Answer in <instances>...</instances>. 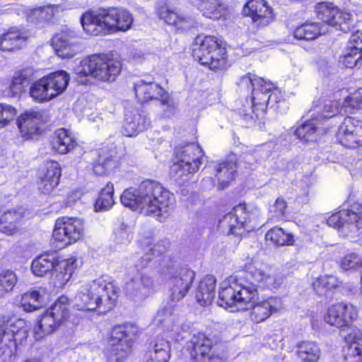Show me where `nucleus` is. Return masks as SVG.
I'll return each mask as SVG.
<instances>
[{
  "instance_id": "9b49d317",
  "label": "nucleus",
  "mask_w": 362,
  "mask_h": 362,
  "mask_svg": "<svg viewBox=\"0 0 362 362\" xmlns=\"http://www.w3.org/2000/svg\"><path fill=\"white\" fill-rule=\"evenodd\" d=\"M276 87L274 85V88L270 90H265L264 87L261 89H257L254 92L252 110L250 112H247L246 110L240 111V115L243 120L252 124L256 122L257 119H262L266 112L267 105L279 103L281 98L279 97L277 93L272 92Z\"/></svg>"
},
{
  "instance_id": "1a4fd4ad",
  "label": "nucleus",
  "mask_w": 362,
  "mask_h": 362,
  "mask_svg": "<svg viewBox=\"0 0 362 362\" xmlns=\"http://www.w3.org/2000/svg\"><path fill=\"white\" fill-rule=\"evenodd\" d=\"M188 349L194 359L203 362H224V354L216 346L214 336L202 332H192Z\"/></svg>"
},
{
  "instance_id": "412c9836",
  "label": "nucleus",
  "mask_w": 362,
  "mask_h": 362,
  "mask_svg": "<svg viewBox=\"0 0 362 362\" xmlns=\"http://www.w3.org/2000/svg\"><path fill=\"white\" fill-rule=\"evenodd\" d=\"M160 19L166 23L175 26L178 30H185L193 27L195 23L194 18L181 12L173 10L167 6L160 7L158 10Z\"/></svg>"
},
{
  "instance_id": "13d9d810",
  "label": "nucleus",
  "mask_w": 362,
  "mask_h": 362,
  "mask_svg": "<svg viewBox=\"0 0 362 362\" xmlns=\"http://www.w3.org/2000/svg\"><path fill=\"white\" fill-rule=\"evenodd\" d=\"M347 49L355 51L356 54L362 53V32L357 30L351 34Z\"/></svg>"
},
{
  "instance_id": "4d7b16f0",
  "label": "nucleus",
  "mask_w": 362,
  "mask_h": 362,
  "mask_svg": "<svg viewBox=\"0 0 362 362\" xmlns=\"http://www.w3.org/2000/svg\"><path fill=\"white\" fill-rule=\"evenodd\" d=\"M344 339L347 344H359L362 341V330L356 326L348 327Z\"/></svg>"
},
{
  "instance_id": "3c124183",
  "label": "nucleus",
  "mask_w": 362,
  "mask_h": 362,
  "mask_svg": "<svg viewBox=\"0 0 362 362\" xmlns=\"http://www.w3.org/2000/svg\"><path fill=\"white\" fill-rule=\"evenodd\" d=\"M362 265V259L359 255L351 253L345 255L340 262V266L344 270H356Z\"/></svg>"
},
{
  "instance_id": "09e8293b",
  "label": "nucleus",
  "mask_w": 362,
  "mask_h": 362,
  "mask_svg": "<svg viewBox=\"0 0 362 362\" xmlns=\"http://www.w3.org/2000/svg\"><path fill=\"white\" fill-rule=\"evenodd\" d=\"M343 356L345 362H362V345L347 344L343 349Z\"/></svg>"
},
{
  "instance_id": "20e7f679",
  "label": "nucleus",
  "mask_w": 362,
  "mask_h": 362,
  "mask_svg": "<svg viewBox=\"0 0 362 362\" xmlns=\"http://www.w3.org/2000/svg\"><path fill=\"white\" fill-rule=\"evenodd\" d=\"M132 22V15L128 11L119 8L88 12L81 18L83 30L92 35L126 31L131 28Z\"/></svg>"
},
{
  "instance_id": "423d86ee",
  "label": "nucleus",
  "mask_w": 362,
  "mask_h": 362,
  "mask_svg": "<svg viewBox=\"0 0 362 362\" xmlns=\"http://www.w3.org/2000/svg\"><path fill=\"white\" fill-rule=\"evenodd\" d=\"M122 69L119 60L105 54H93L81 61L76 73L82 76H91L103 82L115 81Z\"/></svg>"
},
{
  "instance_id": "f03ea898",
  "label": "nucleus",
  "mask_w": 362,
  "mask_h": 362,
  "mask_svg": "<svg viewBox=\"0 0 362 362\" xmlns=\"http://www.w3.org/2000/svg\"><path fill=\"white\" fill-rule=\"evenodd\" d=\"M122 204L146 216L158 217L160 221L174 206L173 194L159 182L146 180L137 188L130 187L120 197Z\"/></svg>"
},
{
  "instance_id": "a878e982",
  "label": "nucleus",
  "mask_w": 362,
  "mask_h": 362,
  "mask_svg": "<svg viewBox=\"0 0 362 362\" xmlns=\"http://www.w3.org/2000/svg\"><path fill=\"white\" fill-rule=\"evenodd\" d=\"M194 6L206 18L218 20L228 13L227 7L216 0H194Z\"/></svg>"
},
{
  "instance_id": "a19ab883",
  "label": "nucleus",
  "mask_w": 362,
  "mask_h": 362,
  "mask_svg": "<svg viewBox=\"0 0 362 362\" xmlns=\"http://www.w3.org/2000/svg\"><path fill=\"white\" fill-rule=\"evenodd\" d=\"M239 84L242 86H247V88H252V98L254 97V92L257 89H261L264 87L265 90H268L274 88V83L270 81H267L262 78H259L251 74L243 76L240 79Z\"/></svg>"
},
{
  "instance_id": "79ce46f5",
  "label": "nucleus",
  "mask_w": 362,
  "mask_h": 362,
  "mask_svg": "<svg viewBox=\"0 0 362 362\" xmlns=\"http://www.w3.org/2000/svg\"><path fill=\"white\" fill-rule=\"evenodd\" d=\"M319 129L314 121H308L298 127L294 134L300 140L308 142L315 141L318 135Z\"/></svg>"
},
{
  "instance_id": "6e6552de",
  "label": "nucleus",
  "mask_w": 362,
  "mask_h": 362,
  "mask_svg": "<svg viewBox=\"0 0 362 362\" xmlns=\"http://www.w3.org/2000/svg\"><path fill=\"white\" fill-rule=\"evenodd\" d=\"M69 298L62 296L40 315L35 328V337L37 340L54 332L61 325L69 315Z\"/></svg>"
},
{
  "instance_id": "c85d7f7f",
  "label": "nucleus",
  "mask_w": 362,
  "mask_h": 362,
  "mask_svg": "<svg viewBox=\"0 0 362 362\" xmlns=\"http://www.w3.org/2000/svg\"><path fill=\"white\" fill-rule=\"evenodd\" d=\"M28 36L20 30H9L0 36V49L4 52H13L21 49Z\"/></svg>"
},
{
  "instance_id": "603ef678",
  "label": "nucleus",
  "mask_w": 362,
  "mask_h": 362,
  "mask_svg": "<svg viewBox=\"0 0 362 362\" xmlns=\"http://www.w3.org/2000/svg\"><path fill=\"white\" fill-rule=\"evenodd\" d=\"M28 83V79L25 76L20 74L15 75L13 77L9 87V89L12 93V96L20 95L23 91V88L27 86Z\"/></svg>"
},
{
  "instance_id": "f257e3e1",
  "label": "nucleus",
  "mask_w": 362,
  "mask_h": 362,
  "mask_svg": "<svg viewBox=\"0 0 362 362\" xmlns=\"http://www.w3.org/2000/svg\"><path fill=\"white\" fill-rule=\"evenodd\" d=\"M258 296L257 285L249 281L245 273L237 274L222 283L218 304L226 309H230L231 312L252 309L251 318L258 323L276 312L280 306L276 297L257 303Z\"/></svg>"
},
{
  "instance_id": "b1692460",
  "label": "nucleus",
  "mask_w": 362,
  "mask_h": 362,
  "mask_svg": "<svg viewBox=\"0 0 362 362\" xmlns=\"http://www.w3.org/2000/svg\"><path fill=\"white\" fill-rule=\"evenodd\" d=\"M202 151L196 143H191L182 146L176 147L175 150V163H184L185 165L197 164L199 168L202 164Z\"/></svg>"
},
{
  "instance_id": "37998d69",
  "label": "nucleus",
  "mask_w": 362,
  "mask_h": 362,
  "mask_svg": "<svg viewBox=\"0 0 362 362\" xmlns=\"http://www.w3.org/2000/svg\"><path fill=\"white\" fill-rule=\"evenodd\" d=\"M113 184L109 182L101 190L100 196L95 202V207L96 211L110 209L115 203L113 199Z\"/></svg>"
},
{
  "instance_id": "de8ad7c7",
  "label": "nucleus",
  "mask_w": 362,
  "mask_h": 362,
  "mask_svg": "<svg viewBox=\"0 0 362 362\" xmlns=\"http://www.w3.org/2000/svg\"><path fill=\"white\" fill-rule=\"evenodd\" d=\"M353 23L352 15L341 11L337 8L334 18L331 21L330 26L336 27L337 29L346 32L350 28V24Z\"/></svg>"
},
{
  "instance_id": "c03bdc74",
  "label": "nucleus",
  "mask_w": 362,
  "mask_h": 362,
  "mask_svg": "<svg viewBox=\"0 0 362 362\" xmlns=\"http://www.w3.org/2000/svg\"><path fill=\"white\" fill-rule=\"evenodd\" d=\"M346 213L344 225L351 230L358 229L361 221H362V205L354 204L349 210H344Z\"/></svg>"
},
{
  "instance_id": "864d4df0",
  "label": "nucleus",
  "mask_w": 362,
  "mask_h": 362,
  "mask_svg": "<svg viewBox=\"0 0 362 362\" xmlns=\"http://www.w3.org/2000/svg\"><path fill=\"white\" fill-rule=\"evenodd\" d=\"M43 177L59 184L61 177V169L59 163L52 160L48 162L46 165V172Z\"/></svg>"
},
{
  "instance_id": "ea45409f",
  "label": "nucleus",
  "mask_w": 362,
  "mask_h": 362,
  "mask_svg": "<svg viewBox=\"0 0 362 362\" xmlns=\"http://www.w3.org/2000/svg\"><path fill=\"white\" fill-rule=\"evenodd\" d=\"M47 85L44 77L35 81L30 88V95L35 101L40 103L49 101L54 98Z\"/></svg>"
},
{
  "instance_id": "dca6fc26",
  "label": "nucleus",
  "mask_w": 362,
  "mask_h": 362,
  "mask_svg": "<svg viewBox=\"0 0 362 362\" xmlns=\"http://www.w3.org/2000/svg\"><path fill=\"white\" fill-rule=\"evenodd\" d=\"M139 333V329L132 324H125L115 326L111 332L110 344L112 346V351L115 354H123L124 356L131 349L132 341Z\"/></svg>"
},
{
  "instance_id": "6e6d98bb",
  "label": "nucleus",
  "mask_w": 362,
  "mask_h": 362,
  "mask_svg": "<svg viewBox=\"0 0 362 362\" xmlns=\"http://www.w3.org/2000/svg\"><path fill=\"white\" fill-rule=\"evenodd\" d=\"M362 54L358 52L356 54L355 51L346 49V53L344 55L343 64L347 68H354L361 64Z\"/></svg>"
},
{
  "instance_id": "393cba45",
  "label": "nucleus",
  "mask_w": 362,
  "mask_h": 362,
  "mask_svg": "<svg viewBox=\"0 0 362 362\" xmlns=\"http://www.w3.org/2000/svg\"><path fill=\"white\" fill-rule=\"evenodd\" d=\"M170 352V343L162 337H158L146 353L144 362H168Z\"/></svg>"
},
{
  "instance_id": "8fccbe9b",
  "label": "nucleus",
  "mask_w": 362,
  "mask_h": 362,
  "mask_svg": "<svg viewBox=\"0 0 362 362\" xmlns=\"http://www.w3.org/2000/svg\"><path fill=\"white\" fill-rule=\"evenodd\" d=\"M18 279L14 272L6 270L0 273V291L8 293L13 291Z\"/></svg>"
},
{
  "instance_id": "69168bd1",
  "label": "nucleus",
  "mask_w": 362,
  "mask_h": 362,
  "mask_svg": "<svg viewBox=\"0 0 362 362\" xmlns=\"http://www.w3.org/2000/svg\"><path fill=\"white\" fill-rule=\"evenodd\" d=\"M57 185L58 183L52 182V180H47L42 177L38 183V188L39 190H40L42 193L48 194L51 192Z\"/></svg>"
},
{
  "instance_id": "cd10ccee",
  "label": "nucleus",
  "mask_w": 362,
  "mask_h": 362,
  "mask_svg": "<svg viewBox=\"0 0 362 362\" xmlns=\"http://www.w3.org/2000/svg\"><path fill=\"white\" fill-rule=\"evenodd\" d=\"M216 279L212 275H206L199 282L195 293V298L200 305H209L215 296Z\"/></svg>"
},
{
  "instance_id": "5701e85b",
  "label": "nucleus",
  "mask_w": 362,
  "mask_h": 362,
  "mask_svg": "<svg viewBox=\"0 0 362 362\" xmlns=\"http://www.w3.org/2000/svg\"><path fill=\"white\" fill-rule=\"evenodd\" d=\"M252 21L260 26L269 25L273 20L272 9L264 0H250L247 4Z\"/></svg>"
},
{
  "instance_id": "49530a36",
  "label": "nucleus",
  "mask_w": 362,
  "mask_h": 362,
  "mask_svg": "<svg viewBox=\"0 0 362 362\" xmlns=\"http://www.w3.org/2000/svg\"><path fill=\"white\" fill-rule=\"evenodd\" d=\"M313 111L317 115L315 116L316 120H320L324 118H331L337 115L339 111V104L337 101H328L322 106L317 105L314 107Z\"/></svg>"
},
{
  "instance_id": "338daca9",
  "label": "nucleus",
  "mask_w": 362,
  "mask_h": 362,
  "mask_svg": "<svg viewBox=\"0 0 362 362\" xmlns=\"http://www.w3.org/2000/svg\"><path fill=\"white\" fill-rule=\"evenodd\" d=\"M286 207V202L281 198H278L272 206V211L275 213L276 216H280L284 214Z\"/></svg>"
},
{
  "instance_id": "4c0bfd02",
  "label": "nucleus",
  "mask_w": 362,
  "mask_h": 362,
  "mask_svg": "<svg viewBox=\"0 0 362 362\" xmlns=\"http://www.w3.org/2000/svg\"><path fill=\"white\" fill-rule=\"evenodd\" d=\"M266 240L271 241L275 245H292L294 243L293 235L286 233L281 228L274 227L265 235Z\"/></svg>"
},
{
  "instance_id": "f3484780",
  "label": "nucleus",
  "mask_w": 362,
  "mask_h": 362,
  "mask_svg": "<svg viewBox=\"0 0 362 362\" xmlns=\"http://www.w3.org/2000/svg\"><path fill=\"white\" fill-rule=\"evenodd\" d=\"M338 141L345 147L355 148L362 146V120L347 117L339 127Z\"/></svg>"
},
{
  "instance_id": "2eb2a0df",
  "label": "nucleus",
  "mask_w": 362,
  "mask_h": 362,
  "mask_svg": "<svg viewBox=\"0 0 362 362\" xmlns=\"http://www.w3.org/2000/svg\"><path fill=\"white\" fill-rule=\"evenodd\" d=\"M83 230V223L80 219L63 217L57 220L52 236L55 240L69 245L79 240Z\"/></svg>"
},
{
  "instance_id": "7ed1b4c3",
  "label": "nucleus",
  "mask_w": 362,
  "mask_h": 362,
  "mask_svg": "<svg viewBox=\"0 0 362 362\" xmlns=\"http://www.w3.org/2000/svg\"><path fill=\"white\" fill-rule=\"evenodd\" d=\"M117 297L115 284L100 276L91 281H81L71 303L78 310H99L103 313L114 307Z\"/></svg>"
},
{
  "instance_id": "2f4dec72",
  "label": "nucleus",
  "mask_w": 362,
  "mask_h": 362,
  "mask_svg": "<svg viewBox=\"0 0 362 362\" xmlns=\"http://www.w3.org/2000/svg\"><path fill=\"white\" fill-rule=\"evenodd\" d=\"M47 296L44 289L28 291L21 296V307L28 312L38 310L45 304Z\"/></svg>"
},
{
  "instance_id": "bb28decb",
  "label": "nucleus",
  "mask_w": 362,
  "mask_h": 362,
  "mask_svg": "<svg viewBox=\"0 0 362 362\" xmlns=\"http://www.w3.org/2000/svg\"><path fill=\"white\" fill-rule=\"evenodd\" d=\"M52 45L57 54L63 59L71 58L77 52L74 39L64 33L55 35L52 39Z\"/></svg>"
},
{
  "instance_id": "f8f14e48",
  "label": "nucleus",
  "mask_w": 362,
  "mask_h": 362,
  "mask_svg": "<svg viewBox=\"0 0 362 362\" xmlns=\"http://www.w3.org/2000/svg\"><path fill=\"white\" fill-rule=\"evenodd\" d=\"M18 327L8 317H0V362H13L17 349Z\"/></svg>"
},
{
  "instance_id": "39448f33",
  "label": "nucleus",
  "mask_w": 362,
  "mask_h": 362,
  "mask_svg": "<svg viewBox=\"0 0 362 362\" xmlns=\"http://www.w3.org/2000/svg\"><path fill=\"white\" fill-rule=\"evenodd\" d=\"M226 54V48L216 37L200 35L195 39L192 56L209 69L218 71L226 68L228 62Z\"/></svg>"
},
{
  "instance_id": "4be33fe9",
  "label": "nucleus",
  "mask_w": 362,
  "mask_h": 362,
  "mask_svg": "<svg viewBox=\"0 0 362 362\" xmlns=\"http://www.w3.org/2000/svg\"><path fill=\"white\" fill-rule=\"evenodd\" d=\"M150 123V119L144 112L137 110L134 112H127L122 127L123 134L127 136H133L148 129Z\"/></svg>"
},
{
  "instance_id": "e433bc0d",
  "label": "nucleus",
  "mask_w": 362,
  "mask_h": 362,
  "mask_svg": "<svg viewBox=\"0 0 362 362\" xmlns=\"http://www.w3.org/2000/svg\"><path fill=\"white\" fill-rule=\"evenodd\" d=\"M56 138L52 142L53 148L59 153L64 154L74 148L76 141L71 132L65 129H59L56 132Z\"/></svg>"
},
{
  "instance_id": "7c9ffc66",
  "label": "nucleus",
  "mask_w": 362,
  "mask_h": 362,
  "mask_svg": "<svg viewBox=\"0 0 362 362\" xmlns=\"http://www.w3.org/2000/svg\"><path fill=\"white\" fill-rule=\"evenodd\" d=\"M21 211L9 210L4 213L0 218V231L7 235L18 232L23 221Z\"/></svg>"
},
{
  "instance_id": "a18cd8bd",
  "label": "nucleus",
  "mask_w": 362,
  "mask_h": 362,
  "mask_svg": "<svg viewBox=\"0 0 362 362\" xmlns=\"http://www.w3.org/2000/svg\"><path fill=\"white\" fill-rule=\"evenodd\" d=\"M245 273L247 279L249 281L252 282L249 280V277H252L253 279L257 283H262L266 286H273L274 287H276L279 285V283L275 282V279L273 275L271 274L265 273L262 269L253 268L249 272H238V274ZM237 274V273H236ZM233 275H235L234 274Z\"/></svg>"
},
{
  "instance_id": "680f3d73",
  "label": "nucleus",
  "mask_w": 362,
  "mask_h": 362,
  "mask_svg": "<svg viewBox=\"0 0 362 362\" xmlns=\"http://www.w3.org/2000/svg\"><path fill=\"white\" fill-rule=\"evenodd\" d=\"M58 8L59 6L57 5H47L39 8L36 11L38 12L41 18L49 20L57 12Z\"/></svg>"
},
{
  "instance_id": "c9c22d12",
  "label": "nucleus",
  "mask_w": 362,
  "mask_h": 362,
  "mask_svg": "<svg viewBox=\"0 0 362 362\" xmlns=\"http://www.w3.org/2000/svg\"><path fill=\"white\" fill-rule=\"evenodd\" d=\"M326 33L318 23H305L293 32V36L298 40H312Z\"/></svg>"
},
{
  "instance_id": "f704fd0d",
  "label": "nucleus",
  "mask_w": 362,
  "mask_h": 362,
  "mask_svg": "<svg viewBox=\"0 0 362 362\" xmlns=\"http://www.w3.org/2000/svg\"><path fill=\"white\" fill-rule=\"evenodd\" d=\"M297 355L304 362H317L321 351L317 344L311 341H303L298 344Z\"/></svg>"
},
{
  "instance_id": "58836bf2",
  "label": "nucleus",
  "mask_w": 362,
  "mask_h": 362,
  "mask_svg": "<svg viewBox=\"0 0 362 362\" xmlns=\"http://www.w3.org/2000/svg\"><path fill=\"white\" fill-rule=\"evenodd\" d=\"M337 8L332 4L320 2L315 6V13L322 23H318L323 28L326 29L327 25H330Z\"/></svg>"
},
{
  "instance_id": "6ab92c4d",
  "label": "nucleus",
  "mask_w": 362,
  "mask_h": 362,
  "mask_svg": "<svg viewBox=\"0 0 362 362\" xmlns=\"http://www.w3.org/2000/svg\"><path fill=\"white\" fill-rule=\"evenodd\" d=\"M356 308L351 303L340 302L330 305L325 315V322L337 327H348L349 322L356 317Z\"/></svg>"
},
{
  "instance_id": "c756f323",
  "label": "nucleus",
  "mask_w": 362,
  "mask_h": 362,
  "mask_svg": "<svg viewBox=\"0 0 362 362\" xmlns=\"http://www.w3.org/2000/svg\"><path fill=\"white\" fill-rule=\"evenodd\" d=\"M44 78L53 98L60 95L66 89L70 80L69 74L63 70L49 74L44 76Z\"/></svg>"
},
{
  "instance_id": "aec40b11",
  "label": "nucleus",
  "mask_w": 362,
  "mask_h": 362,
  "mask_svg": "<svg viewBox=\"0 0 362 362\" xmlns=\"http://www.w3.org/2000/svg\"><path fill=\"white\" fill-rule=\"evenodd\" d=\"M43 121L42 112L30 110L19 117L17 124L23 136L29 139L40 133Z\"/></svg>"
},
{
  "instance_id": "473e14b6",
  "label": "nucleus",
  "mask_w": 362,
  "mask_h": 362,
  "mask_svg": "<svg viewBox=\"0 0 362 362\" xmlns=\"http://www.w3.org/2000/svg\"><path fill=\"white\" fill-rule=\"evenodd\" d=\"M236 171V163L232 160L223 161L216 165L215 176L220 189H224L235 178Z\"/></svg>"
},
{
  "instance_id": "9d476101",
  "label": "nucleus",
  "mask_w": 362,
  "mask_h": 362,
  "mask_svg": "<svg viewBox=\"0 0 362 362\" xmlns=\"http://www.w3.org/2000/svg\"><path fill=\"white\" fill-rule=\"evenodd\" d=\"M163 274L168 279L170 296L172 300L180 301L188 293L195 277L194 271L186 267H179L175 264L163 268Z\"/></svg>"
},
{
  "instance_id": "a211bd4d",
  "label": "nucleus",
  "mask_w": 362,
  "mask_h": 362,
  "mask_svg": "<svg viewBox=\"0 0 362 362\" xmlns=\"http://www.w3.org/2000/svg\"><path fill=\"white\" fill-rule=\"evenodd\" d=\"M134 90L141 100H160L163 106L170 107V98L165 90L149 78L139 79L134 83Z\"/></svg>"
},
{
  "instance_id": "774afa93",
  "label": "nucleus",
  "mask_w": 362,
  "mask_h": 362,
  "mask_svg": "<svg viewBox=\"0 0 362 362\" xmlns=\"http://www.w3.org/2000/svg\"><path fill=\"white\" fill-rule=\"evenodd\" d=\"M174 306L172 305H169L168 306H165L161 310H160L158 313V318L159 321H165L168 317H170L171 315L174 313Z\"/></svg>"
},
{
  "instance_id": "052dcab7",
  "label": "nucleus",
  "mask_w": 362,
  "mask_h": 362,
  "mask_svg": "<svg viewBox=\"0 0 362 362\" xmlns=\"http://www.w3.org/2000/svg\"><path fill=\"white\" fill-rule=\"evenodd\" d=\"M346 213H344V210L340 211L336 214H332L327 219V224L333 228H339L341 227H345L344 221H345Z\"/></svg>"
},
{
  "instance_id": "0eeeda50",
  "label": "nucleus",
  "mask_w": 362,
  "mask_h": 362,
  "mask_svg": "<svg viewBox=\"0 0 362 362\" xmlns=\"http://www.w3.org/2000/svg\"><path fill=\"white\" fill-rule=\"evenodd\" d=\"M76 261L75 257L59 259L54 254H45L33 261L31 269L38 276L53 271L52 275L55 276L54 285L62 287L70 280L76 268Z\"/></svg>"
},
{
  "instance_id": "e2e57ef3",
  "label": "nucleus",
  "mask_w": 362,
  "mask_h": 362,
  "mask_svg": "<svg viewBox=\"0 0 362 362\" xmlns=\"http://www.w3.org/2000/svg\"><path fill=\"white\" fill-rule=\"evenodd\" d=\"M322 285L327 289H332L337 286V279L332 275H325L321 276L315 283V286Z\"/></svg>"
},
{
  "instance_id": "4468645a",
  "label": "nucleus",
  "mask_w": 362,
  "mask_h": 362,
  "mask_svg": "<svg viewBox=\"0 0 362 362\" xmlns=\"http://www.w3.org/2000/svg\"><path fill=\"white\" fill-rule=\"evenodd\" d=\"M250 219V212L247 210L245 204H240L234 206L219 223L222 228H228V234L242 235L245 230L249 231L252 229V227L248 226Z\"/></svg>"
},
{
  "instance_id": "ddd939ff",
  "label": "nucleus",
  "mask_w": 362,
  "mask_h": 362,
  "mask_svg": "<svg viewBox=\"0 0 362 362\" xmlns=\"http://www.w3.org/2000/svg\"><path fill=\"white\" fill-rule=\"evenodd\" d=\"M124 293L133 301L142 302L153 293V280L137 269L136 273L126 283Z\"/></svg>"
},
{
  "instance_id": "bf43d9fd",
  "label": "nucleus",
  "mask_w": 362,
  "mask_h": 362,
  "mask_svg": "<svg viewBox=\"0 0 362 362\" xmlns=\"http://www.w3.org/2000/svg\"><path fill=\"white\" fill-rule=\"evenodd\" d=\"M345 106L352 107L354 109L362 108V88H358L351 95L346 98L344 102Z\"/></svg>"
},
{
  "instance_id": "5fc2aeb1",
  "label": "nucleus",
  "mask_w": 362,
  "mask_h": 362,
  "mask_svg": "<svg viewBox=\"0 0 362 362\" xmlns=\"http://www.w3.org/2000/svg\"><path fill=\"white\" fill-rule=\"evenodd\" d=\"M16 109L10 105L0 104V128L5 127L15 117Z\"/></svg>"
},
{
  "instance_id": "0e129e2a",
  "label": "nucleus",
  "mask_w": 362,
  "mask_h": 362,
  "mask_svg": "<svg viewBox=\"0 0 362 362\" xmlns=\"http://www.w3.org/2000/svg\"><path fill=\"white\" fill-rule=\"evenodd\" d=\"M112 167L111 160L106 159L104 162L98 160L93 165V171L96 175H105Z\"/></svg>"
},
{
  "instance_id": "72a5a7b5",
  "label": "nucleus",
  "mask_w": 362,
  "mask_h": 362,
  "mask_svg": "<svg viewBox=\"0 0 362 362\" xmlns=\"http://www.w3.org/2000/svg\"><path fill=\"white\" fill-rule=\"evenodd\" d=\"M199 169L197 164L192 165L174 162L170 167V175L178 185H185L189 183L192 175Z\"/></svg>"
}]
</instances>
